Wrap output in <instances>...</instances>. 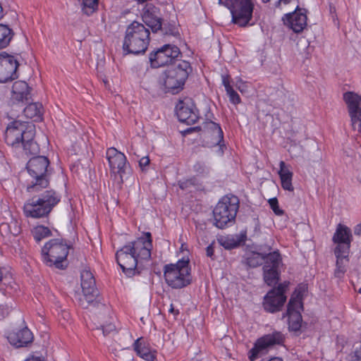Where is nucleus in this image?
Returning <instances> with one entry per match:
<instances>
[{
  "instance_id": "f257e3e1",
  "label": "nucleus",
  "mask_w": 361,
  "mask_h": 361,
  "mask_svg": "<svg viewBox=\"0 0 361 361\" xmlns=\"http://www.w3.org/2000/svg\"><path fill=\"white\" fill-rule=\"evenodd\" d=\"M152 249V237L149 232H145L143 235L135 240L123 246L116 253L118 264L123 273L128 277L140 274L137 264L139 261H148L151 258Z\"/></svg>"
},
{
  "instance_id": "f03ea898",
  "label": "nucleus",
  "mask_w": 361,
  "mask_h": 361,
  "mask_svg": "<svg viewBox=\"0 0 361 361\" xmlns=\"http://www.w3.org/2000/svg\"><path fill=\"white\" fill-rule=\"evenodd\" d=\"M49 166V159L45 156H35L30 159L26 165L28 177L25 184L27 192H37L49 185L52 173Z\"/></svg>"
},
{
  "instance_id": "7ed1b4c3",
  "label": "nucleus",
  "mask_w": 361,
  "mask_h": 361,
  "mask_svg": "<svg viewBox=\"0 0 361 361\" xmlns=\"http://www.w3.org/2000/svg\"><path fill=\"white\" fill-rule=\"evenodd\" d=\"M72 248L66 239H50L42 247V260L48 267L64 270L68 266V255Z\"/></svg>"
},
{
  "instance_id": "20e7f679",
  "label": "nucleus",
  "mask_w": 361,
  "mask_h": 361,
  "mask_svg": "<svg viewBox=\"0 0 361 361\" xmlns=\"http://www.w3.org/2000/svg\"><path fill=\"white\" fill-rule=\"evenodd\" d=\"M150 32L145 25L132 22L126 27L123 42L125 54L138 55L145 53L150 42Z\"/></svg>"
},
{
  "instance_id": "39448f33",
  "label": "nucleus",
  "mask_w": 361,
  "mask_h": 361,
  "mask_svg": "<svg viewBox=\"0 0 361 361\" xmlns=\"http://www.w3.org/2000/svg\"><path fill=\"white\" fill-rule=\"evenodd\" d=\"M60 200V196L54 190H46L27 200L24 205L25 214L34 219L48 216Z\"/></svg>"
},
{
  "instance_id": "423d86ee",
  "label": "nucleus",
  "mask_w": 361,
  "mask_h": 361,
  "mask_svg": "<svg viewBox=\"0 0 361 361\" xmlns=\"http://www.w3.org/2000/svg\"><path fill=\"white\" fill-rule=\"evenodd\" d=\"M163 271L166 284L172 288L180 289L192 283L191 268L188 257H183L174 264H166Z\"/></svg>"
},
{
  "instance_id": "0eeeda50",
  "label": "nucleus",
  "mask_w": 361,
  "mask_h": 361,
  "mask_svg": "<svg viewBox=\"0 0 361 361\" xmlns=\"http://www.w3.org/2000/svg\"><path fill=\"white\" fill-rule=\"evenodd\" d=\"M190 63L186 61H181L175 67L166 70L159 79V84L163 87L165 92L172 94L178 93L192 72Z\"/></svg>"
},
{
  "instance_id": "6e6552de",
  "label": "nucleus",
  "mask_w": 361,
  "mask_h": 361,
  "mask_svg": "<svg viewBox=\"0 0 361 361\" xmlns=\"http://www.w3.org/2000/svg\"><path fill=\"white\" fill-rule=\"evenodd\" d=\"M238 209L239 200L236 196L222 197L213 210L214 226L223 229L234 222Z\"/></svg>"
},
{
  "instance_id": "1a4fd4ad",
  "label": "nucleus",
  "mask_w": 361,
  "mask_h": 361,
  "mask_svg": "<svg viewBox=\"0 0 361 361\" xmlns=\"http://www.w3.org/2000/svg\"><path fill=\"white\" fill-rule=\"evenodd\" d=\"M219 4L229 9L233 23L240 27L251 25L250 20L254 10L252 0H219Z\"/></svg>"
},
{
  "instance_id": "9d476101",
  "label": "nucleus",
  "mask_w": 361,
  "mask_h": 361,
  "mask_svg": "<svg viewBox=\"0 0 361 361\" xmlns=\"http://www.w3.org/2000/svg\"><path fill=\"white\" fill-rule=\"evenodd\" d=\"M285 339V336L277 331L262 336L255 341L254 346L249 350L247 354L249 360L255 361L266 355L269 348L275 345H283Z\"/></svg>"
},
{
  "instance_id": "9b49d317",
  "label": "nucleus",
  "mask_w": 361,
  "mask_h": 361,
  "mask_svg": "<svg viewBox=\"0 0 361 361\" xmlns=\"http://www.w3.org/2000/svg\"><path fill=\"white\" fill-rule=\"evenodd\" d=\"M80 278L82 295L78 298V303L82 308L87 309L90 305H95L97 303L96 299L99 295V291L96 287L94 276L90 271L83 270Z\"/></svg>"
},
{
  "instance_id": "f8f14e48",
  "label": "nucleus",
  "mask_w": 361,
  "mask_h": 361,
  "mask_svg": "<svg viewBox=\"0 0 361 361\" xmlns=\"http://www.w3.org/2000/svg\"><path fill=\"white\" fill-rule=\"evenodd\" d=\"M31 126H28L25 123L20 121H13L10 123L5 132V142L8 145L14 147H18L24 140H29L32 136Z\"/></svg>"
},
{
  "instance_id": "ddd939ff",
  "label": "nucleus",
  "mask_w": 361,
  "mask_h": 361,
  "mask_svg": "<svg viewBox=\"0 0 361 361\" xmlns=\"http://www.w3.org/2000/svg\"><path fill=\"white\" fill-rule=\"evenodd\" d=\"M180 55L181 52L177 46L166 44L152 51L149 59L152 68H159L173 63Z\"/></svg>"
},
{
  "instance_id": "4468645a",
  "label": "nucleus",
  "mask_w": 361,
  "mask_h": 361,
  "mask_svg": "<svg viewBox=\"0 0 361 361\" xmlns=\"http://www.w3.org/2000/svg\"><path fill=\"white\" fill-rule=\"evenodd\" d=\"M142 19L143 22L151 28L153 32L162 31L165 35H173L175 27L171 25L169 30L162 23L160 16V9L152 4H147L142 10Z\"/></svg>"
},
{
  "instance_id": "2eb2a0df",
  "label": "nucleus",
  "mask_w": 361,
  "mask_h": 361,
  "mask_svg": "<svg viewBox=\"0 0 361 361\" xmlns=\"http://www.w3.org/2000/svg\"><path fill=\"white\" fill-rule=\"evenodd\" d=\"M282 257L280 252L276 250L271 252L265 257V263L263 265V279L267 285L273 286L280 279L279 265Z\"/></svg>"
},
{
  "instance_id": "dca6fc26",
  "label": "nucleus",
  "mask_w": 361,
  "mask_h": 361,
  "mask_svg": "<svg viewBox=\"0 0 361 361\" xmlns=\"http://www.w3.org/2000/svg\"><path fill=\"white\" fill-rule=\"evenodd\" d=\"M343 97L348 107L353 128H357L361 133V97L353 92H347Z\"/></svg>"
},
{
  "instance_id": "f3484780",
  "label": "nucleus",
  "mask_w": 361,
  "mask_h": 361,
  "mask_svg": "<svg viewBox=\"0 0 361 361\" xmlns=\"http://www.w3.org/2000/svg\"><path fill=\"white\" fill-rule=\"evenodd\" d=\"M106 159L109 161L111 173L115 176H119L120 181L123 182V177L128 169L127 158L125 154L114 147L109 148L106 151Z\"/></svg>"
},
{
  "instance_id": "a211bd4d",
  "label": "nucleus",
  "mask_w": 361,
  "mask_h": 361,
  "mask_svg": "<svg viewBox=\"0 0 361 361\" xmlns=\"http://www.w3.org/2000/svg\"><path fill=\"white\" fill-rule=\"evenodd\" d=\"M19 63L15 56L6 52L0 54V82H6L18 78Z\"/></svg>"
},
{
  "instance_id": "6ab92c4d",
  "label": "nucleus",
  "mask_w": 361,
  "mask_h": 361,
  "mask_svg": "<svg viewBox=\"0 0 361 361\" xmlns=\"http://www.w3.org/2000/svg\"><path fill=\"white\" fill-rule=\"evenodd\" d=\"M301 11L302 9L298 5L293 12L286 13L282 18L284 25L295 33L302 32L307 25V16Z\"/></svg>"
},
{
  "instance_id": "aec40b11",
  "label": "nucleus",
  "mask_w": 361,
  "mask_h": 361,
  "mask_svg": "<svg viewBox=\"0 0 361 361\" xmlns=\"http://www.w3.org/2000/svg\"><path fill=\"white\" fill-rule=\"evenodd\" d=\"M176 114L179 121L187 125H192L200 118L199 111L192 102H180L176 107Z\"/></svg>"
},
{
  "instance_id": "412c9836",
  "label": "nucleus",
  "mask_w": 361,
  "mask_h": 361,
  "mask_svg": "<svg viewBox=\"0 0 361 361\" xmlns=\"http://www.w3.org/2000/svg\"><path fill=\"white\" fill-rule=\"evenodd\" d=\"M302 310L300 307L294 306L293 300H289L287 305V310L283 314V317H288V330L296 333L298 335L300 332L302 327V317L300 312Z\"/></svg>"
},
{
  "instance_id": "4be33fe9",
  "label": "nucleus",
  "mask_w": 361,
  "mask_h": 361,
  "mask_svg": "<svg viewBox=\"0 0 361 361\" xmlns=\"http://www.w3.org/2000/svg\"><path fill=\"white\" fill-rule=\"evenodd\" d=\"M33 334L27 327H24L10 333L8 336L9 343L16 348L26 347L33 341Z\"/></svg>"
},
{
  "instance_id": "5701e85b",
  "label": "nucleus",
  "mask_w": 361,
  "mask_h": 361,
  "mask_svg": "<svg viewBox=\"0 0 361 361\" xmlns=\"http://www.w3.org/2000/svg\"><path fill=\"white\" fill-rule=\"evenodd\" d=\"M203 128L212 137V145L214 146L218 145L221 150V153L223 154L224 149L226 148V145L224 140V132L220 125L214 121H208L204 123Z\"/></svg>"
},
{
  "instance_id": "b1692460",
  "label": "nucleus",
  "mask_w": 361,
  "mask_h": 361,
  "mask_svg": "<svg viewBox=\"0 0 361 361\" xmlns=\"http://www.w3.org/2000/svg\"><path fill=\"white\" fill-rule=\"evenodd\" d=\"M287 298L278 296L274 290H269L264 297L262 306L264 310L269 313L280 312L283 307Z\"/></svg>"
},
{
  "instance_id": "393cba45",
  "label": "nucleus",
  "mask_w": 361,
  "mask_h": 361,
  "mask_svg": "<svg viewBox=\"0 0 361 361\" xmlns=\"http://www.w3.org/2000/svg\"><path fill=\"white\" fill-rule=\"evenodd\" d=\"M11 99L17 103L27 104L30 102V88L27 83L22 80L16 81L12 86Z\"/></svg>"
},
{
  "instance_id": "a878e982",
  "label": "nucleus",
  "mask_w": 361,
  "mask_h": 361,
  "mask_svg": "<svg viewBox=\"0 0 361 361\" xmlns=\"http://www.w3.org/2000/svg\"><path fill=\"white\" fill-rule=\"evenodd\" d=\"M133 348L137 355L146 361H154L156 358V351L151 350L148 344L142 337L134 342Z\"/></svg>"
},
{
  "instance_id": "bb28decb",
  "label": "nucleus",
  "mask_w": 361,
  "mask_h": 361,
  "mask_svg": "<svg viewBox=\"0 0 361 361\" xmlns=\"http://www.w3.org/2000/svg\"><path fill=\"white\" fill-rule=\"evenodd\" d=\"M279 166L280 170L279 171V175L281 179V187L285 190L293 192L294 190V187L292 184V178L293 176V172L286 167L283 161L280 162Z\"/></svg>"
},
{
  "instance_id": "cd10ccee",
  "label": "nucleus",
  "mask_w": 361,
  "mask_h": 361,
  "mask_svg": "<svg viewBox=\"0 0 361 361\" xmlns=\"http://www.w3.org/2000/svg\"><path fill=\"white\" fill-rule=\"evenodd\" d=\"M267 254H262L259 252H253L248 255L243 261L242 263L247 268H256L265 263V257Z\"/></svg>"
},
{
  "instance_id": "c85d7f7f",
  "label": "nucleus",
  "mask_w": 361,
  "mask_h": 361,
  "mask_svg": "<svg viewBox=\"0 0 361 361\" xmlns=\"http://www.w3.org/2000/svg\"><path fill=\"white\" fill-rule=\"evenodd\" d=\"M351 231L346 226L339 224L333 236L334 243H351Z\"/></svg>"
},
{
  "instance_id": "c756f323",
  "label": "nucleus",
  "mask_w": 361,
  "mask_h": 361,
  "mask_svg": "<svg viewBox=\"0 0 361 361\" xmlns=\"http://www.w3.org/2000/svg\"><path fill=\"white\" fill-rule=\"evenodd\" d=\"M23 109L25 116L29 118H35L38 121L42 116V104L37 102H28Z\"/></svg>"
},
{
  "instance_id": "7c9ffc66",
  "label": "nucleus",
  "mask_w": 361,
  "mask_h": 361,
  "mask_svg": "<svg viewBox=\"0 0 361 361\" xmlns=\"http://www.w3.org/2000/svg\"><path fill=\"white\" fill-rule=\"evenodd\" d=\"M13 36V32L8 25L0 24V49L6 47Z\"/></svg>"
},
{
  "instance_id": "2f4dec72",
  "label": "nucleus",
  "mask_w": 361,
  "mask_h": 361,
  "mask_svg": "<svg viewBox=\"0 0 361 361\" xmlns=\"http://www.w3.org/2000/svg\"><path fill=\"white\" fill-rule=\"evenodd\" d=\"M307 287L305 284H299L294 290L290 300H293L294 306L299 307L303 310L302 298Z\"/></svg>"
},
{
  "instance_id": "473e14b6",
  "label": "nucleus",
  "mask_w": 361,
  "mask_h": 361,
  "mask_svg": "<svg viewBox=\"0 0 361 361\" xmlns=\"http://www.w3.org/2000/svg\"><path fill=\"white\" fill-rule=\"evenodd\" d=\"M34 137L35 132L32 129L31 139L29 140L24 139L20 144V146H23V150L27 154H37L39 152V146L37 142L34 141Z\"/></svg>"
},
{
  "instance_id": "72a5a7b5",
  "label": "nucleus",
  "mask_w": 361,
  "mask_h": 361,
  "mask_svg": "<svg viewBox=\"0 0 361 361\" xmlns=\"http://www.w3.org/2000/svg\"><path fill=\"white\" fill-rule=\"evenodd\" d=\"M32 234L36 242H39L45 238H48L52 235L51 230L44 226L40 225L35 226L32 230Z\"/></svg>"
},
{
  "instance_id": "f704fd0d",
  "label": "nucleus",
  "mask_w": 361,
  "mask_h": 361,
  "mask_svg": "<svg viewBox=\"0 0 361 361\" xmlns=\"http://www.w3.org/2000/svg\"><path fill=\"white\" fill-rule=\"evenodd\" d=\"M338 245L334 250L336 258H347L350 247V243H336Z\"/></svg>"
},
{
  "instance_id": "c9c22d12",
  "label": "nucleus",
  "mask_w": 361,
  "mask_h": 361,
  "mask_svg": "<svg viewBox=\"0 0 361 361\" xmlns=\"http://www.w3.org/2000/svg\"><path fill=\"white\" fill-rule=\"evenodd\" d=\"M99 0H82V10L87 16L93 13L98 8Z\"/></svg>"
},
{
  "instance_id": "e433bc0d",
  "label": "nucleus",
  "mask_w": 361,
  "mask_h": 361,
  "mask_svg": "<svg viewBox=\"0 0 361 361\" xmlns=\"http://www.w3.org/2000/svg\"><path fill=\"white\" fill-rule=\"evenodd\" d=\"M220 245L226 250H232L240 245V241L233 238H225L219 240Z\"/></svg>"
},
{
  "instance_id": "4c0bfd02",
  "label": "nucleus",
  "mask_w": 361,
  "mask_h": 361,
  "mask_svg": "<svg viewBox=\"0 0 361 361\" xmlns=\"http://www.w3.org/2000/svg\"><path fill=\"white\" fill-rule=\"evenodd\" d=\"M345 258H336V268L334 271V276L337 278H341L345 272V266L343 261Z\"/></svg>"
},
{
  "instance_id": "58836bf2",
  "label": "nucleus",
  "mask_w": 361,
  "mask_h": 361,
  "mask_svg": "<svg viewBox=\"0 0 361 361\" xmlns=\"http://www.w3.org/2000/svg\"><path fill=\"white\" fill-rule=\"evenodd\" d=\"M226 94L229 97L230 102L233 104H238L241 102L240 95L236 91L231 88L226 90Z\"/></svg>"
},
{
  "instance_id": "ea45409f",
  "label": "nucleus",
  "mask_w": 361,
  "mask_h": 361,
  "mask_svg": "<svg viewBox=\"0 0 361 361\" xmlns=\"http://www.w3.org/2000/svg\"><path fill=\"white\" fill-rule=\"evenodd\" d=\"M269 204L275 214H276L278 216H281V215L283 214L284 211L279 208L277 198H276V197L271 198L269 200Z\"/></svg>"
},
{
  "instance_id": "a19ab883",
  "label": "nucleus",
  "mask_w": 361,
  "mask_h": 361,
  "mask_svg": "<svg viewBox=\"0 0 361 361\" xmlns=\"http://www.w3.org/2000/svg\"><path fill=\"white\" fill-rule=\"evenodd\" d=\"M288 288V284L286 283H279L277 287L273 288L270 290H274V294L278 296L286 297L285 295L286 289Z\"/></svg>"
},
{
  "instance_id": "79ce46f5",
  "label": "nucleus",
  "mask_w": 361,
  "mask_h": 361,
  "mask_svg": "<svg viewBox=\"0 0 361 361\" xmlns=\"http://www.w3.org/2000/svg\"><path fill=\"white\" fill-rule=\"evenodd\" d=\"M195 178H192L184 180L178 181V186L181 190H186L190 187L195 185Z\"/></svg>"
},
{
  "instance_id": "37998d69",
  "label": "nucleus",
  "mask_w": 361,
  "mask_h": 361,
  "mask_svg": "<svg viewBox=\"0 0 361 361\" xmlns=\"http://www.w3.org/2000/svg\"><path fill=\"white\" fill-rule=\"evenodd\" d=\"M193 170H194V171H195L196 173H197L199 174H205V173H208V172H209V170L207 168V166L204 165V164L201 163V162H197L193 166Z\"/></svg>"
},
{
  "instance_id": "c03bdc74",
  "label": "nucleus",
  "mask_w": 361,
  "mask_h": 361,
  "mask_svg": "<svg viewBox=\"0 0 361 361\" xmlns=\"http://www.w3.org/2000/svg\"><path fill=\"white\" fill-rule=\"evenodd\" d=\"M214 245L215 241L213 240L207 247H206V255L207 257H209L212 260L216 259V256L214 255Z\"/></svg>"
},
{
  "instance_id": "a18cd8bd",
  "label": "nucleus",
  "mask_w": 361,
  "mask_h": 361,
  "mask_svg": "<svg viewBox=\"0 0 361 361\" xmlns=\"http://www.w3.org/2000/svg\"><path fill=\"white\" fill-rule=\"evenodd\" d=\"M13 224L15 227H16V224H17V222L16 221H12L11 222L10 224H2L0 226L1 228H7L10 230V232L13 235H18L19 233H20V228H15V230L13 231H12L11 230V225Z\"/></svg>"
},
{
  "instance_id": "49530a36",
  "label": "nucleus",
  "mask_w": 361,
  "mask_h": 361,
  "mask_svg": "<svg viewBox=\"0 0 361 361\" xmlns=\"http://www.w3.org/2000/svg\"><path fill=\"white\" fill-rule=\"evenodd\" d=\"M102 334L104 336L109 335L110 333L116 331V326L113 324H108L101 326Z\"/></svg>"
},
{
  "instance_id": "de8ad7c7",
  "label": "nucleus",
  "mask_w": 361,
  "mask_h": 361,
  "mask_svg": "<svg viewBox=\"0 0 361 361\" xmlns=\"http://www.w3.org/2000/svg\"><path fill=\"white\" fill-rule=\"evenodd\" d=\"M221 78H222V84L224 86L226 91L227 90H230V89L233 88V87L231 85V78L229 75H222Z\"/></svg>"
},
{
  "instance_id": "09e8293b",
  "label": "nucleus",
  "mask_w": 361,
  "mask_h": 361,
  "mask_svg": "<svg viewBox=\"0 0 361 361\" xmlns=\"http://www.w3.org/2000/svg\"><path fill=\"white\" fill-rule=\"evenodd\" d=\"M150 160L148 157H143L139 161V166L143 171L149 164Z\"/></svg>"
},
{
  "instance_id": "8fccbe9b",
  "label": "nucleus",
  "mask_w": 361,
  "mask_h": 361,
  "mask_svg": "<svg viewBox=\"0 0 361 361\" xmlns=\"http://www.w3.org/2000/svg\"><path fill=\"white\" fill-rule=\"evenodd\" d=\"M354 233L356 235H361V223L357 224L354 228Z\"/></svg>"
},
{
  "instance_id": "3c124183",
  "label": "nucleus",
  "mask_w": 361,
  "mask_h": 361,
  "mask_svg": "<svg viewBox=\"0 0 361 361\" xmlns=\"http://www.w3.org/2000/svg\"><path fill=\"white\" fill-rule=\"evenodd\" d=\"M25 361H43V360L39 357H34L27 358Z\"/></svg>"
},
{
  "instance_id": "603ef678",
  "label": "nucleus",
  "mask_w": 361,
  "mask_h": 361,
  "mask_svg": "<svg viewBox=\"0 0 361 361\" xmlns=\"http://www.w3.org/2000/svg\"><path fill=\"white\" fill-rule=\"evenodd\" d=\"M195 129V128H194L193 127L188 128H187L186 130H184L183 134L184 135L190 134V133L194 132Z\"/></svg>"
},
{
  "instance_id": "864d4df0",
  "label": "nucleus",
  "mask_w": 361,
  "mask_h": 361,
  "mask_svg": "<svg viewBox=\"0 0 361 361\" xmlns=\"http://www.w3.org/2000/svg\"><path fill=\"white\" fill-rule=\"evenodd\" d=\"M262 361H264V360H262ZM267 361H283V360L281 357H271V359H269Z\"/></svg>"
},
{
  "instance_id": "5fc2aeb1",
  "label": "nucleus",
  "mask_w": 361,
  "mask_h": 361,
  "mask_svg": "<svg viewBox=\"0 0 361 361\" xmlns=\"http://www.w3.org/2000/svg\"><path fill=\"white\" fill-rule=\"evenodd\" d=\"M169 312H172V313L175 312V313H176V314H178L179 313L178 310H176V311H175V310H174V308H173V305H172V304L171 305V308H170V310H169Z\"/></svg>"
},
{
  "instance_id": "6e6d98bb",
  "label": "nucleus",
  "mask_w": 361,
  "mask_h": 361,
  "mask_svg": "<svg viewBox=\"0 0 361 361\" xmlns=\"http://www.w3.org/2000/svg\"><path fill=\"white\" fill-rule=\"evenodd\" d=\"M4 13L1 4H0V20L4 17Z\"/></svg>"
},
{
  "instance_id": "4d7b16f0",
  "label": "nucleus",
  "mask_w": 361,
  "mask_h": 361,
  "mask_svg": "<svg viewBox=\"0 0 361 361\" xmlns=\"http://www.w3.org/2000/svg\"><path fill=\"white\" fill-rule=\"evenodd\" d=\"M3 271H2V269L1 268H0V283H1L2 280H3Z\"/></svg>"
},
{
  "instance_id": "13d9d810",
  "label": "nucleus",
  "mask_w": 361,
  "mask_h": 361,
  "mask_svg": "<svg viewBox=\"0 0 361 361\" xmlns=\"http://www.w3.org/2000/svg\"><path fill=\"white\" fill-rule=\"evenodd\" d=\"M195 129V131H197V132H199L202 130V127L201 126H195V127H193Z\"/></svg>"
},
{
  "instance_id": "bf43d9fd",
  "label": "nucleus",
  "mask_w": 361,
  "mask_h": 361,
  "mask_svg": "<svg viewBox=\"0 0 361 361\" xmlns=\"http://www.w3.org/2000/svg\"><path fill=\"white\" fill-rule=\"evenodd\" d=\"M263 3H268L270 0H262Z\"/></svg>"
},
{
  "instance_id": "052dcab7",
  "label": "nucleus",
  "mask_w": 361,
  "mask_h": 361,
  "mask_svg": "<svg viewBox=\"0 0 361 361\" xmlns=\"http://www.w3.org/2000/svg\"><path fill=\"white\" fill-rule=\"evenodd\" d=\"M360 293H361V288L360 289V291H359Z\"/></svg>"
}]
</instances>
